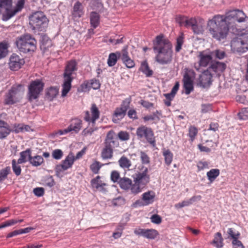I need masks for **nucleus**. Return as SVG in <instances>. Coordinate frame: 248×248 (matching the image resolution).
<instances>
[{
  "label": "nucleus",
  "mask_w": 248,
  "mask_h": 248,
  "mask_svg": "<svg viewBox=\"0 0 248 248\" xmlns=\"http://www.w3.org/2000/svg\"><path fill=\"white\" fill-rule=\"evenodd\" d=\"M154 51L156 53L155 61L161 64L171 62L172 59V45L163 35L156 37L154 42Z\"/></svg>",
  "instance_id": "obj_1"
},
{
  "label": "nucleus",
  "mask_w": 248,
  "mask_h": 248,
  "mask_svg": "<svg viewBox=\"0 0 248 248\" xmlns=\"http://www.w3.org/2000/svg\"><path fill=\"white\" fill-rule=\"evenodd\" d=\"M229 26L224 20L223 15H217L208 20L207 30L213 38L220 41L226 38Z\"/></svg>",
  "instance_id": "obj_2"
},
{
  "label": "nucleus",
  "mask_w": 248,
  "mask_h": 248,
  "mask_svg": "<svg viewBox=\"0 0 248 248\" xmlns=\"http://www.w3.org/2000/svg\"><path fill=\"white\" fill-rule=\"evenodd\" d=\"M140 170V171L136 173L135 176L133 178L134 183L131 189V193L134 195L141 192L150 181L148 169L141 166Z\"/></svg>",
  "instance_id": "obj_3"
},
{
  "label": "nucleus",
  "mask_w": 248,
  "mask_h": 248,
  "mask_svg": "<svg viewBox=\"0 0 248 248\" xmlns=\"http://www.w3.org/2000/svg\"><path fill=\"white\" fill-rule=\"evenodd\" d=\"M119 146L118 140L115 139V133L113 130H109L107 134L104 142V147L101 152L103 159H111L113 156V148Z\"/></svg>",
  "instance_id": "obj_4"
},
{
  "label": "nucleus",
  "mask_w": 248,
  "mask_h": 248,
  "mask_svg": "<svg viewBox=\"0 0 248 248\" xmlns=\"http://www.w3.org/2000/svg\"><path fill=\"white\" fill-rule=\"evenodd\" d=\"M77 62L75 60L67 62L63 73V83L62 85V96L65 97L71 88V82L74 78L72 77L77 70Z\"/></svg>",
  "instance_id": "obj_5"
},
{
  "label": "nucleus",
  "mask_w": 248,
  "mask_h": 248,
  "mask_svg": "<svg viewBox=\"0 0 248 248\" xmlns=\"http://www.w3.org/2000/svg\"><path fill=\"white\" fill-rule=\"evenodd\" d=\"M36 44L35 38L28 33L17 37L16 41L18 50L24 53L34 52L36 49Z\"/></svg>",
  "instance_id": "obj_6"
},
{
  "label": "nucleus",
  "mask_w": 248,
  "mask_h": 248,
  "mask_svg": "<svg viewBox=\"0 0 248 248\" xmlns=\"http://www.w3.org/2000/svg\"><path fill=\"white\" fill-rule=\"evenodd\" d=\"M25 0H17L16 6L13 10L8 7L12 6V0H0V14L3 8L5 9V13L2 15V19L7 21L20 12L23 8Z\"/></svg>",
  "instance_id": "obj_7"
},
{
  "label": "nucleus",
  "mask_w": 248,
  "mask_h": 248,
  "mask_svg": "<svg viewBox=\"0 0 248 248\" xmlns=\"http://www.w3.org/2000/svg\"><path fill=\"white\" fill-rule=\"evenodd\" d=\"M231 50L233 53L242 54L248 51V31L237 35L231 42Z\"/></svg>",
  "instance_id": "obj_8"
},
{
  "label": "nucleus",
  "mask_w": 248,
  "mask_h": 248,
  "mask_svg": "<svg viewBox=\"0 0 248 248\" xmlns=\"http://www.w3.org/2000/svg\"><path fill=\"white\" fill-rule=\"evenodd\" d=\"M48 24V19L42 12L33 13L29 17V24L32 30L44 31Z\"/></svg>",
  "instance_id": "obj_9"
},
{
  "label": "nucleus",
  "mask_w": 248,
  "mask_h": 248,
  "mask_svg": "<svg viewBox=\"0 0 248 248\" xmlns=\"http://www.w3.org/2000/svg\"><path fill=\"white\" fill-rule=\"evenodd\" d=\"M23 94V86L21 85L13 86L5 94L3 103L5 105H11L20 101Z\"/></svg>",
  "instance_id": "obj_10"
},
{
  "label": "nucleus",
  "mask_w": 248,
  "mask_h": 248,
  "mask_svg": "<svg viewBox=\"0 0 248 248\" xmlns=\"http://www.w3.org/2000/svg\"><path fill=\"white\" fill-rule=\"evenodd\" d=\"M136 135L139 139H145L153 147L155 146V137L151 128L146 125H140L137 129Z\"/></svg>",
  "instance_id": "obj_11"
},
{
  "label": "nucleus",
  "mask_w": 248,
  "mask_h": 248,
  "mask_svg": "<svg viewBox=\"0 0 248 248\" xmlns=\"http://www.w3.org/2000/svg\"><path fill=\"white\" fill-rule=\"evenodd\" d=\"M224 18L225 22L229 25L231 20L239 23L246 22L248 23V17L241 10L233 9L226 12Z\"/></svg>",
  "instance_id": "obj_12"
},
{
  "label": "nucleus",
  "mask_w": 248,
  "mask_h": 248,
  "mask_svg": "<svg viewBox=\"0 0 248 248\" xmlns=\"http://www.w3.org/2000/svg\"><path fill=\"white\" fill-rule=\"evenodd\" d=\"M213 52L206 51H200L197 58L198 62L194 63V67L197 71H201V68L206 67L212 63Z\"/></svg>",
  "instance_id": "obj_13"
},
{
  "label": "nucleus",
  "mask_w": 248,
  "mask_h": 248,
  "mask_svg": "<svg viewBox=\"0 0 248 248\" xmlns=\"http://www.w3.org/2000/svg\"><path fill=\"white\" fill-rule=\"evenodd\" d=\"M44 83L40 80L32 81L29 86L28 97L30 101L37 99L43 91Z\"/></svg>",
  "instance_id": "obj_14"
},
{
  "label": "nucleus",
  "mask_w": 248,
  "mask_h": 248,
  "mask_svg": "<svg viewBox=\"0 0 248 248\" xmlns=\"http://www.w3.org/2000/svg\"><path fill=\"white\" fill-rule=\"evenodd\" d=\"M100 116V111L96 104L93 103L92 104L90 111H86L84 120L88 123L89 125L91 124L93 126L95 122L98 120Z\"/></svg>",
  "instance_id": "obj_15"
},
{
  "label": "nucleus",
  "mask_w": 248,
  "mask_h": 248,
  "mask_svg": "<svg viewBox=\"0 0 248 248\" xmlns=\"http://www.w3.org/2000/svg\"><path fill=\"white\" fill-rule=\"evenodd\" d=\"M185 70L183 78L184 86L185 93L186 94H189L193 90L192 78H195V73L193 70L188 68H186Z\"/></svg>",
  "instance_id": "obj_16"
},
{
  "label": "nucleus",
  "mask_w": 248,
  "mask_h": 248,
  "mask_svg": "<svg viewBox=\"0 0 248 248\" xmlns=\"http://www.w3.org/2000/svg\"><path fill=\"white\" fill-rule=\"evenodd\" d=\"M75 161L74 155L70 152L62 161V163L56 166V170L59 172L66 170L72 168Z\"/></svg>",
  "instance_id": "obj_17"
},
{
  "label": "nucleus",
  "mask_w": 248,
  "mask_h": 248,
  "mask_svg": "<svg viewBox=\"0 0 248 248\" xmlns=\"http://www.w3.org/2000/svg\"><path fill=\"white\" fill-rule=\"evenodd\" d=\"M130 101L128 99H126L123 101V103L120 108H117L113 114V121L116 122L117 120L123 119L125 115L126 111L129 108Z\"/></svg>",
  "instance_id": "obj_18"
},
{
  "label": "nucleus",
  "mask_w": 248,
  "mask_h": 248,
  "mask_svg": "<svg viewBox=\"0 0 248 248\" xmlns=\"http://www.w3.org/2000/svg\"><path fill=\"white\" fill-rule=\"evenodd\" d=\"M25 61L18 55L13 54L9 58L8 65L9 68L12 71H17L24 65Z\"/></svg>",
  "instance_id": "obj_19"
},
{
  "label": "nucleus",
  "mask_w": 248,
  "mask_h": 248,
  "mask_svg": "<svg viewBox=\"0 0 248 248\" xmlns=\"http://www.w3.org/2000/svg\"><path fill=\"white\" fill-rule=\"evenodd\" d=\"M134 232L137 235L141 236L148 239H154L158 235V232L153 229L136 228L134 230Z\"/></svg>",
  "instance_id": "obj_20"
},
{
  "label": "nucleus",
  "mask_w": 248,
  "mask_h": 248,
  "mask_svg": "<svg viewBox=\"0 0 248 248\" xmlns=\"http://www.w3.org/2000/svg\"><path fill=\"white\" fill-rule=\"evenodd\" d=\"M212 77L209 69H207L200 75L199 79V84L203 88L209 87L212 84Z\"/></svg>",
  "instance_id": "obj_21"
},
{
  "label": "nucleus",
  "mask_w": 248,
  "mask_h": 248,
  "mask_svg": "<svg viewBox=\"0 0 248 248\" xmlns=\"http://www.w3.org/2000/svg\"><path fill=\"white\" fill-rule=\"evenodd\" d=\"M82 121L78 118L71 119L70 124L67 127L69 132L78 134L82 127Z\"/></svg>",
  "instance_id": "obj_22"
},
{
  "label": "nucleus",
  "mask_w": 248,
  "mask_h": 248,
  "mask_svg": "<svg viewBox=\"0 0 248 248\" xmlns=\"http://www.w3.org/2000/svg\"><path fill=\"white\" fill-rule=\"evenodd\" d=\"M81 88L83 92L89 91L91 89L97 90L100 88V83L96 79H92L85 81L81 85Z\"/></svg>",
  "instance_id": "obj_23"
},
{
  "label": "nucleus",
  "mask_w": 248,
  "mask_h": 248,
  "mask_svg": "<svg viewBox=\"0 0 248 248\" xmlns=\"http://www.w3.org/2000/svg\"><path fill=\"white\" fill-rule=\"evenodd\" d=\"M155 197V194L153 191H149L144 193L142 195V200L144 203H141L140 201H136L135 204H138L139 206L147 205L154 202Z\"/></svg>",
  "instance_id": "obj_24"
},
{
  "label": "nucleus",
  "mask_w": 248,
  "mask_h": 248,
  "mask_svg": "<svg viewBox=\"0 0 248 248\" xmlns=\"http://www.w3.org/2000/svg\"><path fill=\"white\" fill-rule=\"evenodd\" d=\"M84 14L83 6L81 2L77 1L73 6L72 15L74 18L78 19Z\"/></svg>",
  "instance_id": "obj_25"
},
{
  "label": "nucleus",
  "mask_w": 248,
  "mask_h": 248,
  "mask_svg": "<svg viewBox=\"0 0 248 248\" xmlns=\"http://www.w3.org/2000/svg\"><path fill=\"white\" fill-rule=\"evenodd\" d=\"M121 58L123 63L128 68H131L134 67L135 62L128 55V52L127 48H124L122 51V55Z\"/></svg>",
  "instance_id": "obj_26"
},
{
  "label": "nucleus",
  "mask_w": 248,
  "mask_h": 248,
  "mask_svg": "<svg viewBox=\"0 0 248 248\" xmlns=\"http://www.w3.org/2000/svg\"><path fill=\"white\" fill-rule=\"evenodd\" d=\"M226 67V65L224 63L216 62L211 63L208 69L209 70L212 69L214 72L219 75L225 70Z\"/></svg>",
  "instance_id": "obj_27"
},
{
  "label": "nucleus",
  "mask_w": 248,
  "mask_h": 248,
  "mask_svg": "<svg viewBox=\"0 0 248 248\" xmlns=\"http://www.w3.org/2000/svg\"><path fill=\"white\" fill-rule=\"evenodd\" d=\"M100 177L97 176L95 178L93 179L91 182V185L93 188H95L101 191H106L104 186L106 184L100 180Z\"/></svg>",
  "instance_id": "obj_28"
},
{
  "label": "nucleus",
  "mask_w": 248,
  "mask_h": 248,
  "mask_svg": "<svg viewBox=\"0 0 248 248\" xmlns=\"http://www.w3.org/2000/svg\"><path fill=\"white\" fill-rule=\"evenodd\" d=\"M119 185L122 189L125 190H129L131 192V189L133 184L130 179L127 177L122 178L119 180Z\"/></svg>",
  "instance_id": "obj_29"
},
{
  "label": "nucleus",
  "mask_w": 248,
  "mask_h": 248,
  "mask_svg": "<svg viewBox=\"0 0 248 248\" xmlns=\"http://www.w3.org/2000/svg\"><path fill=\"white\" fill-rule=\"evenodd\" d=\"M11 132L9 125L4 121L0 120V139L6 138Z\"/></svg>",
  "instance_id": "obj_30"
},
{
  "label": "nucleus",
  "mask_w": 248,
  "mask_h": 248,
  "mask_svg": "<svg viewBox=\"0 0 248 248\" xmlns=\"http://www.w3.org/2000/svg\"><path fill=\"white\" fill-rule=\"evenodd\" d=\"M11 131L16 133L20 132H29L31 130V127L28 125L24 124H14L12 125Z\"/></svg>",
  "instance_id": "obj_31"
},
{
  "label": "nucleus",
  "mask_w": 248,
  "mask_h": 248,
  "mask_svg": "<svg viewBox=\"0 0 248 248\" xmlns=\"http://www.w3.org/2000/svg\"><path fill=\"white\" fill-rule=\"evenodd\" d=\"M31 150L27 149L25 151H22L20 153V157L17 160L18 164L25 163L31 157Z\"/></svg>",
  "instance_id": "obj_32"
},
{
  "label": "nucleus",
  "mask_w": 248,
  "mask_h": 248,
  "mask_svg": "<svg viewBox=\"0 0 248 248\" xmlns=\"http://www.w3.org/2000/svg\"><path fill=\"white\" fill-rule=\"evenodd\" d=\"M223 239L220 232H217L215 234L213 240L211 244L216 248H221L223 246Z\"/></svg>",
  "instance_id": "obj_33"
},
{
  "label": "nucleus",
  "mask_w": 248,
  "mask_h": 248,
  "mask_svg": "<svg viewBox=\"0 0 248 248\" xmlns=\"http://www.w3.org/2000/svg\"><path fill=\"white\" fill-rule=\"evenodd\" d=\"M196 23H197V20L195 18L186 17L181 18V25L184 26L186 28L191 27L192 28Z\"/></svg>",
  "instance_id": "obj_34"
},
{
  "label": "nucleus",
  "mask_w": 248,
  "mask_h": 248,
  "mask_svg": "<svg viewBox=\"0 0 248 248\" xmlns=\"http://www.w3.org/2000/svg\"><path fill=\"white\" fill-rule=\"evenodd\" d=\"M162 155L164 158L165 163L168 166H170L173 160V155L169 149H162Z\"/></svg>",
  "instance_id": "obj_35"
},
{
  "label": "nucleus",
  "mask_w": 248,
  "mask_h": 248,
  "mask_svg": "<svg viewBox=\"0 0 248 248\" xmlns=\"http://www.w3.org/2000/svg\"><path fill=\"white\" fill-rule=\"evenodd\" d=\"M29 162L32 166L38 167L44 163V159L42 156L36 155L33 156H31L30 159H29Z\"/></svg>",
  "instance_id": "obj_36"
},
{
  "label": "nucleus",
  "mask_w": 248,
  "mask_h": 248,
  "mask_svg": "<svg viewBox=\"0 0 248 248\" xmlns=\"http://www.w3.org/2000/svg\"><path fill=\"white\" fill-rule=\"evenodd\" d=\"M219 174L220 170L218 169H212L206 173L208 180L211 183H212Z\"/></svg>",
  "instance_id": "obj_37"
},
{
  "label": "nucleus",
  "mask_w": 248,
  "mask_h": 248,
  "mask_svg": "<svg viewBox=\"0 0 248 248\" xmlns=\"http://www.w3.org/2000/svg\"><path fill=\"white\" fill-rule=\"evenodd\" d=\"M90 22L93 28H96L99 24V15L95 12H93L90 15Z\"/></svg>",
  "instance_id": "obj_38"
},
{
  "label": "nucleus",
  "mask_w": 248,
  "mask_h": 248,
  "mask_svg": "<svg viewBox=\"0 0 248 248\" xmlns=\"http://www.w3.org/2000/svg\"><path fill=\"white\" fill-rule=\"evenodd\" d=\"M59 93V89L56 87H51L48 88L46 93V97L50 100L55 98Z\"/></svg>",
  "instance_id": "obj_39"
},
{
  "label": "nucleus",
  "mask_w": 248,
  "mask_h": 248,
  "mask_svg": "<svg viewBox=\"0 0 248 248\" xmlns=\"http://www.w3.org/2000/svg\"><path fill=\"white\" fill-rule=\"evenodd\" d=\"M140 70L147 77L152 76L153 74V71L150 69L148 64L146 61L141 63Z\"/></svg>",
  "instance_id": "obj_40"
},
{
  "label": "nucleus",
  "mask_w": 248,
  "mask_h": 248,
  "mask_svg": "<svg viewBox=\"0 0 248 248\" xmlns=\"http://www.w3.org/2000/svg\"><path fill=\"white\" fill-rule=\"evenodd\" d=\"M117 54L119 56H121L120 52L111 53L108 56L107 63L109 66H113L116 63L118 60Z\"/></svg>",
  "instance_id": "obj_41"
},
{
  "label": "nucleus",
  "mask_w": 248,
  "mask_h": 248,
  "mask_svg": "<svg viewBox=\"0 0 248 248\" xmlns=\"http://www.w3.org/2000/svg\"><path fill=\"white\" fill-rule=\"evenodd\" d=\"M120 166L123 169H129L131 166V161L126 156H122L118 161Z\"/></svg>",
  "instance_id": "obj_42"
},
{
  "label": "nucleus",
  "mask_w": 248,
  "mask_h": 248,
  "mask_svg": "<svg viewBox=\"0 0 248 248\" xmlns=\"http://www.w3.org/2000/svg\"><path fill=\"white\" fill-rule=\"evenodd\" d=\"M9 44L6 42L0 43V59L5 57L8 53Z\"/></svg>",
  "instance_id": "obj_43"
},
{
  "label": "nucleus",
  "mask_w": 248,
  "mask_h": 248,
  "mask_svg": "<svg viewBox=\"0 0 248 248\" xmlns=\"http://www.w3.org/2000/svg\"><path fill=\"white\" fill-rule=\"evenodd\" d=\"M10 172L11 168L10 167H6L0 170V183L6 179Z\"/></svg>",
  "instance_id": "obj_44"
},
{
  "label": "nucleus",
  "mask_w": 248,
  "mask_h": 248,
  "mask_svg": "<svg viewBox=\"0 0 248 248\" xmlns=\"http://www.w3.org/2000/svg\"><path fill=\"white\" fill-rule=\"evenodd\" d=\"M19 164H18L17 161L16 162L15 159H13L12 161V169L16 176L20 175L21 172V169Z\"/></svg>",
  "instance_id": "obj_45"
},
{
  "label": "nucleus",
  "mask_w": 248,
  "mask_h": 248,
  "mask_svg": "<svg viewBox=\"0 0 248 248\" xmlns=\"http://www.w3.org/2000/svg\"><path fill=\"white\" fill-rule=\"evenodd\" d=\"M140 156L142 164H148L150 163V157L145 152L140 151Z\"/></svg>",
  "instance_id": "obj_46"
},
{
  "label": "nucleus",
  "mask_w": 248,
  "mask_h": 248,
  "mask_svg": "<svg viewBox=\"0 0 248 248\" xmlns=\"http://www.w3.org/2000/svg\"><path fill=\"white\" fill-rule=\"evenodd\" d=\"M117 136L121 141H127L130 139V135L127 131H121L118 133Z\"/></svg>",
  "instance_id": "obj_47"
},
{
  "label": "nucleus",
  "mask_w": 248,
  "mask_h": 248,
  "mask_svg": "<svg viewBox=\"0 0 248 248\" xmlns=\"http://www.w3.org/2000/svg\"><path fill=\"white\" fill-rule=\"evenodd\" d=\"M184 43V37L182 35L177 37L176 39V45L175 46V50L176 52H179L181 49Z\"/></svg>",
  "instance_id": "obj_48"
},
{
  "label": "nucleus",
  "mask_w": 248,
  "mask_h": 248,
  "mask_svg": "<svg viewBox=\"0 0 248 248\" xmlns=\"http://www.w3.org/2000/svg\"><path fill=\"white\" fill-rule=\"evenodd\" d=\"M97 130L96 127H87L84 128L81 132V135L83 136L86 137L88 136L92 135L94 131Z\"/></svg>",
  "instance_id": "obj_49"
},
{
  "label": "nucleus",
  "mask_w": 248,
  "mask_h": 248,
  "mask_svg": "<svg viewBox=\"0 0 248 248\" xmlns=\"http://www.w3.org/2000/svg\"><path fill=\"white\" fill-rule=\"evenodd\" d=\"M101 166L100 165V163L98 161H95L90 166V169L92 172L94 174L98 173Z\"/></svg>",
  "instance_id": "obj_50"
},
{
  "label": "nucleus",
  "mask_w": 248,
  "mask_h": 248,
  "mask_svg": "<svg viewBox=\"0 0 248 248\" xmlns=\"http://www.w3.org/2000/svg\"><path fill=\"white\" fill-rule=\"evenodd\" d=\"M238 116L240 119L246 120L248 119V108H243L238 113Z\"/></svg>",
  "instance_id": "obj_51"
},
{
  "label": "nucleus",
  "mask_w": 248,
  "mask_h": 248,
  "mask_svg": "<svg viewBox=\"0 0 248 248\" xmlns=\"http://www.w3.org/2000/svg\"><path fill=\"white\" fill-rule=\"evenodd\" d=\"M198 133L197 128L194 126H190L189 128L188 136L191 140H193Z\"/></svg>",
  "instance_id": "obj_52"
},
{
  "label": "nucleus",
  "mask_w": 248,
  "mask_h": 248,
  "mask_svg": "<svg viewBox=\"0 0 248 248\" xmlns=\"http://www.w3.org/2000/svg\"><path fill=\"white\" fill-rule=\"evenodd\" d=\"M63 152L61 149H55L52 153V156L55 159L59 160L63 156Z\"/></svg>",
  "instance_id": "obj_53"
},
{
  "label": "nucleus",
  "mask_w": 248,
  "mask_h": 248,
  "mask_svg": "<svg viewBox=\"0 0 248 248\" xmlns=\"http://www.w3.org/2000/svg\"><path fill=\"white\" fill-rule=\"evenodd\" d=\"M192 30L194 33L197 34H202L204 31L203 26L202 25H199L197 23L195 24Z\"/></svg>",
  "instance_id": "obj_54"
},
{
  "label": "nucleus",
  "mask_w": 248,
  "mask_h": 248,
  "mask_svg": "<svg viewBox=\"0 0 248 248\" xmlns=\"http://www.w3.org/2000/svg\"><path fill=\"white\" fill-rule=\"evenodd\" d=\"M111 180L114 183L117 182L119 184V181L120 179V173L118 171L113 170L111 173Z\"/></svg>",
  "instance_id": "obj_55"
},
{
  "label": "nucleus",
  "mask_w": 248,
  "mask_h": 248,
  "mask_svg": "<svg viewBox=\"0 0 248 248\" xmlns=\"http://www.w3.org/2000/svg\"><path fill=\"white\" fill-rule=\"evenodd\" d=\"M208 163L206 161H199L197 164L198 171H201L208 168Z\"/></svg>",
  "instance_id": "obj_56"
},
{
  "label": "nucleus",
  "mask_w": 248,
  "mask_h": 248,
  "mask_svg": "<svg viewBox=\"0 0 248 248\" xmlns=\"http://www.w3.org/2000/svg\"><path fill=\"white\" fill-rule=\"evenodd\" d=\"M228 233L229 234V236L232 238L233 240L238 238L240 236L239 232H235L232 228H229L228 229Z\"/></svg>",
  "instance_id": "obj_57"
},
{
  "label": "nucleus",
  "mask_w": 248,
  "mask_h": 248,
  "mask_svg": "<svg viewBox=\"0 0 248 248\" xmlns=\"http://www.w3.org/2000/svg\"><path fill=\"white\" fill-rule=\"evenodd\" d=\"M232 244L233 248H245L242 242L238 238L232 240Z\"/></svg>",
  "instance_id": "obj_58"
},
{
  "label": "nucleus",
  "mask_w": 248,
  "mask_h": 248,
  "mask_svg": "<svg viewBox=\"0 0 248 248\" xmlns=\"http://www.w3.org/2000/svg\"><path fill=\"white\" fill-rule=\"evenodd\" d=\"M151 220L152 222L156 224H160L161 222V217L159 215L156 214L153 215L151 217Z\"/></svg>",
  "instance_id": "obj_59"
},
{
  "label": "nucleus",
  "mask_w": 248,
  "mask_h": 248,
  "mask_svg": "<svg viewBox=\"0 0 248 248\" xmlns=\"http://www.w3.org/2000/svg\"><path fill=\"white\" fill-rule=\"evenodd\" d=\"M128 116L133 120L138 119V116L137 115L136 111L134 109H129L127 113Z\"/></svg>",
  "instance_id": "obj_60"
},
{
  "label": "nucleus",
  "mask_w": 248,
  "mask_h": 248,
  "mask_svg": "<svg viewBox=\"0 0 248 248\" xmlns=\"http://www.w3.org/2000/svg\"><path fill=\"white\" fill-rule=\"evenodd\" d=\"M34 194L38 196H42L44 194V189L42 187H36L33 189Z\"/></svg>",
  "instance_id": "obj_61"
},
{
  "label": "nucleus",
  "mask_w": 248,
  "mask_h": 248,
  "mask_svg": "<svg viewBox=\"0 0 248 248\" xmlns=\"http://www.w3.org/2000/svg\"><path fill=\"white\" fill-rule=\"evenodd\" d=\"M190 204H191L189 202V200H188L184 201L181 202H179L177 204H176L175 205V207L177 208H182L185 206H189Z\"/></svg>",
  "instance_id": "obj_62"
},
{
  "label": "nucleus",
  "mask_w": 248,
  "mask_h": 248,
  "mask_svg": "<svg viewBox=\"0 0 248 248\" xmlns=\"http://www.w3.org/2000/svg\"><path fill=\"white\" fill-rule=\"evenodd\" d=\"M212 110L211 106L209 104H203L202 105V112L207 113Z\"/></svg>",
  "instance_id": "obj_63"
},
{
  "label": "nucleus",
  "mask_w": 248,
  "mask_h": 248,
  "mask_svg": "<svg viewBox=\"0 0 248 248\" xmlns=\"http://www.w3.org/2000/svg\"><path fill=\"white\" fill-rule=\"evenodd\" d=\"M214 53L216 57L219 59H222L224 58L225 55L224 51L219 50H216Z\"/></svg>",
  "instance_id": "obj_64"
}]
</instances>
